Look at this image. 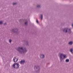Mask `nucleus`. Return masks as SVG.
Here are the masks:
<instances>
[{
  "label": "nucleus",
  "instance_id": "nucleus-1",
  "mask_svg": "<svg viewBox=\"0 0 73 73\" xmlns=\"http://www.w3.org/2000/svg\"><path fill=\"white\" fill-rule=\"evenodd\" d=\"M17 49L18 50L20 53H25L27 52V50H26V48H25L24 49H23V47H19Z\"/></svg>",
  "mask_w": 73,
  "mask_h": 73
},
{
  "label": "nucleus",
  "instance_id": "nucleus-2",
  "mask_svg": "<svg viewBox=\"0 0 73 73\" xmlns=\"http://www.w3.org/2000/svg\"><path fill=\"white\" fill-rule=\"evenodd\" d=\"M60 61H62L63 59H65V58H66V55L65 54H64L62 53L60 54Z\"/></svg>",
  "mask_w": 73,
  "mask_h": 73
},
{
  "label": "nucleus",
  "instance_id": "nucleus-3",
  "mask_svg": "<svg viewBox=\"0 0 73 73\" xmlns=\"http://www.w3.org/2000/svg\"><path fill=\"white\" fill-rule=\"evenodd\" d=\"M19 66L20 65H19V64H17L16 63H15L13 65V67L14 68H16V69H17V68H19Z\"/></svg>",
  "mask_w": 73,
  "mask_h": 73
},
{
  "label": "nucleus",
  "instance_id": "nucleus-4",
  "mask_svg": "<svg viewBox=\"0 0 73 73\" xmlns=\"http://www.w3.org/2000/svg\"><path fill=\"white\" fill-rule=\"evenodd\" d=\"M18 61V59L16 58H14L13 59V61L14 62H17Z\"/></svg>",
  "mask_w": 73,
  "mask_h": 73
},
{
  "label": "nucleus",
  "instance_id": "nucleus-5",
  "mask_svg": "<svg viewBox=\"0 0 73 73\" xmlns=\"http://www.w3.org/2000/svg\"><path fill=\"white\" fill-rule=\"evenodd\" d=\"M19 62L21 64H24L25 63V60H22L21 61Z\"/></svg>",
  "mask_w": 73,
  "mask_h": 73
},
{
  "label": "nucleus",
  "instance_id": "nucleus-6",
  "mask_svg": "<svg viewBox=\"0 0 73 73\" xmlns=\"http://www.w3.org/2000/svg\"><path fill=\"white\" fill-rule=\"evenodd\" d=\"M63 32H65L66 33L67 32H68V28H66L65 29H64L63 30Z\"/></svg>",
  "mask_w": 73,
  "mask_h": 73
},
{
  "label": "nucleus",
  "instance_id": "nucleus-7",
  "mask_svg": "<svg viewBox=\"0 0 73 73\" xmlns=\"http://www.w3.org/2000/svg\"><path fill=\"white\" fill-rule=\"evenodd\" d=\"M35 69H38L39 70L40 68H39V66H35L34 67Z\"/></svg>",
  "mask_w": 73,
  "mask_h": 73
},
{
  "label": "nucleus",
  "instance_id": "nucleus-8",
  "mask_svg": "<svg viewBox=\"0 0 73 73\" xmlns=\"http://www.w3.org/2000/svg\"><path fill=\"white\" fill-rule=\"evenodd\" d=\"M40 57L41 58H44V55L41 54L40 55Z\"/></svg>",
  "mask_w": 73,
  "mask_h": 73
},
{
  "label": "nucleus",
  "instance_id": "nucleus-9",
  "mask_svg": "<svg viewBox=\"0 0 73 73\" xmlns=\"http://www.w3.org/2000/svg\"><path fill=\"white\" fill-rule=\"evenodd\" d=\"M69 44L70 45H72V44H73V42H70L69 43Z\"/></svg>",
  "mask_w": 73,
  "mask_h": 73
},
{
  "label": "nucleus",
  "instance_id": "nucleus-10",
  "mask_svg": "<svg viewBox=\"0 0 73 73\" xmlns=\"http://www.w3.org/2000/svg\"><path fill=\"white\" fill-rule=\"evenodd\" d=\"M70 52H71L72 53H73V49L71 48L70 49Z\"/></svg>",
  "mask_w": 73,
  "mask_h": 73
},
{
  "label": "nucleus",
  "instance_id": "nucleus-11",
  "mask_svg": "<svg viewBox=\"0 0 73 73\" xmlns=\"http://www.w3.org/2000/svg\"><path fill=\"white\" fill-rule=\"evenodd\" d=\"M66 62H69V59H66Z\"/></svg>",
  "mask_w": 73,
  "mask_h": 73
},
{
  "label": "nucleus",
  "instance_id": "nucleus-12",
  "mask_svg": "<svg viewBox=\"0 0 73 73\" xmlns=\"http://www.w3.org/2000/svg\"><path fill=\"white\" fill-rule=\"evenodd\" d=\"M40 16H41L40 17L41 18V20H42V15H41Z\"/></svg>",
  "mask_w": 73,
  "mask_h": 73
},
{
  "label": "nucleus",
  "instance_id": "nucleus-13",
  "mask_svg": "<svg viewBox=\"0 0 73 73\" xmlns=\"http://www.w3.org/2000/svg\"><path fill=\"white\" fill-rule=\"evenodd\" d=\"M27 24H28V22H26L25 23V25H27Z\"/></svg>",
  "mask_w": 73,
  "mask_h": 73
},
{
  "label": "nucleus",
  "instance_id": "nucleus-14",
  "mask_svg": "<svg viewBox=\"0 0 73 73\" xmlns=\"http://www.w3.org/2000/svg\"><path fill=\"white\" fill-rule=\"evenodd\" d=\"M9 42H11V41H12V40H11V39H10L9 40Z\"/></svg>",
  "mask_w": 73,
  "mask_h": 73
},
{
  "label": "nucleus",
  "instance_id": "nucleus-15",
  "mask_svg": "<svg viewBox=\"0 0 73 73\" xmlns=\"http://www.w3.org/2000/svg\"><path fill=\"white\" fill-rule=\"evenodd\" d=\"M37 7L38 8H39V7H40V5H38L37 6Z\"/></svg>",
  "mask_w": 73,
  "mask_h": 73
},
{
  "label": "nucleus",
  "instance_id": "nucleus-16",
  "mask_svg": "<svg viewBox=\"0 0 73 73\" xmlns=\"http://www.w3.org/2000/svg\"><path fill=\"white\" fill-rule=\"evenodd\" d=\"M3 23V22L2 21H0V24H1Z\"/></svg>",
  "mask_w": 73,
  "mask_h": 73
},
{
  "label": "nucleus",
  "instance_id": "nucleus-17",
  "mask_svg": "<svg viewBox=\"0 0 73 73\" xmlns=\"http://www.w3.org/2000/svg\"><path fill=\"white\" fill-rule=\"evenodd\" d=\"M69 32H71V30L70 29H69Z\"/></svg>",
  "mask_w": 73,
  "mask_h": 73
},
{
  "label": "nucleus",
  "instance_id": "nucleus-18",
  "mask_svg": "<svg viewBox=\"0 0 73 73\" xmlns=\"http://www.w3.org/2000/svg\"><path fill=\"white\" fill-rule=\"evenodd\" d=\"M13 5H15V4H16V3H13Z\"/></svg>",
  "mask_w": 73,
  "mask_h": 73
},
{
  "label": "nucleus",
  "instance_id": "nucleus-19",
  "mask_svg": "<svg viewBox=\"0 0 73 73\" xmlns=\"http://www.w3.org/2000/svg\"><path fill=\"white\" fill-rule=\"evenodd\" d=\"M36 22L37 23H38V21L37 20H36Z\"/></svg>",
  "mask_w": 73,
  "mask_h": 73
},
{
  "label": "nucleus",
  "instance_id": "nucleus-20",
  "mask_svg": "<svg viewBox=\"0 0 73 73\" xmlns=\"http://www.w3.org/2000/svg\"><path fill=\"white\" fill-rule=\"evenodd\" d=\"M5 24H6V23H5L4 24V25H5Z\"/></svg>",
  "mask_w": 73,
  "mask_h": 73
},
{
  "label": "nucleus",
  "instance_id": "nucleus-21",
  "mask_svg": "<svg viewBox=\"0 0 73 73\" xmlns=\"http://www.w3.org/2000/svg\"><path fill=\"white\" fill-rule=\"evenodd\" d=\"M72 26L73 27V24L72 25Z\"/></svg>",
  "mask_w": 73,
  "mask_h": 73
},
{
  "label": "nucleus",
  "instance_id": "nucleus-22",
  "mask_svg": "<svg viewBox=\"0 0 73 73\" xmlns=\"http://www.w3.org/2000/svg\"><path fill=\"white\" fill-rule=\"evenodd\" d=\"M13 31H14V29L13 30Z\"/></svg>",
  "mask_w": 73,
  "mask_h": 73
}]
</instances>
